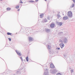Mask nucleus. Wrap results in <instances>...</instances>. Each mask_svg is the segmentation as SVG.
I'll return each instance as SVG.
<instances>
[{
    "instance_id": "nucleus-27",
    "label": "nucleus",
    "mask_w": 75,
    "mask_h": 75,
    "mask_svg": "<svg viewBox=\"0 0 75 75\" xmlns=\"http://www.w3.org/2000/svg\"><path fill=\"white\" fill-rule=\"evenodd\" d=\"M20 3L21 4L23 3V2L21 0H20Z\"/></svg>"
},
{
    "instance_id": "nucleus-3",
    "label": "nucleus",
    "mask_w": 75,
    "mask_h": 75,
    "mask_svg": "<svg viewBox=\"0 0 75 75\" xmlns=\"http://www.w3.org/2000/svg\"><path fill=\"white\" fill-rule=\"evenodd\" d=\"M47 49L49 51V52L50 54H51V46H50L49 45H48L47 46Z\"/></svg>"
},
{
    "instance_id": "nucleus-8",
    "label": "nucleus",
    "mask_w": 75,
    "mask_h": 75,
    "mask_svg": "<svg viewBox=\"0 0 75 75\" xmlns=\"http://www.w3.org/2000/svg\"><path fill=\"white\" fill-rule=\"evenodd\" d=\"M50 29L48 28H46L45 29V31L46 33H48L50 32Z\"/></svg>"
},
{
    "instance_id": "nucleus-19",
    "label": "nucleus",
    "mask_w": 75,
    "mask_h": 75,
    "mask_svg": "<svg viewBox=\"0 0 75 75\" xmlns=\"http://www.w3.org/2000/svg\"><path fill=\"white\" fill-rule=\"evenodd\" d=\"M74 6H75V5L74 4H72V5L70 6V7L71 8H72L74 7Z\"/></svg>"
},
{
    "instance_id": "nucleus-21",
    "label": "nucleus",
    "mask_w": 75,
    "mask_h": 75,
    "mask_svg": "<svg viewBox=\"0 0 75 75\" xmlns=\"http://www.w3.org/2000/svg\"><path fill=\"white\" fill-rule=\"evenodd\" d=\"M7 34L8 35H11L12 34L11 33H9V32H8L7 33Z\"/></svg>"
},
{
    "instance_id": "nucleus-13",
    "label": "nucleus",
    "mask_w": 75,
    "mask_h": 75,
    "mask_svg": "<svg viewBox=\"0 0 75 75\" xmlns=\"http://www.w3.org/2000/svg\"><path fill=\"white\" fill-rule=\"evenodd\" d=\"M42 22L43 23H46V22H47V20L46 19H43V21H42Z\"/></svg>"
},
{
    "instance_id": "nucleus-39",
    "label": "nucleus",
    "mask_w": 75,
    "mask_h": 75,
    "mask_svg": "<svg viewBox=\"0 0 75 75\" xmlns=\"http://www.w3.org/2000/svg\"><path fill=\"white\" fill-rule=\"evenodd\" d=\"M45 1H47V0H45Z\"/></svg>"
},
{
    "instance_id": "nucleus-11",
    "label": "nucleus",
    "mask_w": 75,
    "mask_h": 75,
    "mask_svg": "<svg viewBox=\"0 0 75 75\" xmlns=\"http://www.w3.org/2000/svg\"><path fill=\"white\" fill-rule=\"evenodd\" d=\"M50 67L51 68H54L55 67V66H54V65L53 64H50Z\"/></svg>"
},
{
    "instance_id": "nucleus-5",
    "label": "nucleus",
    "mask_w": 75,
    "mask_h": 75,
    "mask_svg": "<svg viewBox=\"0 0 75 75\" xmlns=\"http://www.w3.org/2000/svg\"><path fill=\"white\" fill-rule=\"evenodd\" d=\"M56 72H57V70H56V69H53L50 71V72L51 73V74H56Z\"/></svg>"
},
{
    "instance_id": "nucleus-16",
    "label": "nucleus",
    "mask_w": 75,
    "mask_h": 75,
    "mask_svg": "<svg viewBox=\"0 0 75 75\" xmlns=\"http://www.w3.org/2000/svg\"><path fill=\"white\" fill-rule=\"evenodd\" d=\"M43 16H44V14L42 13L40 15V18H42V17H43Z\"/></svg>"
},
{
    "instance_id": "nucleus-29",
    "label": "nucleus",
    "mask_w": 75,
    "mask_h": 75,
    "mask_svg": "<svg viewBox=\"0 0 75 75\" xmlns=\"http://www.w3.org/2000/svg\"><path fill=\"white\" fill-rule=\"evenodd\" d=\"M8 40H9L10 41H11V39L10 38H8Z\"/></svg>"
},
{
    "instance_id": "nucleus-1",
    "label": "nucleus",
    "mask_w": 75,
    "mask_h": 75,
    "mask_svg": "<svg viewBox=\"0 0 75 75\" xmlns=\"http://www.w3.org/2000/svg\"><path fill=\"white\" fill-rule=\"evenodd\" d=\"M23 72V73L25 72V68H23L22 69H20L17 71V74H21V71Z\"/></svg>"
},
{
    "instance_id": "nucleus-25",
    "label": "nucleus",
    "mask_w": 75,
    "mask_h": 75,
    "mask_svg": "<svg viewBox=\"0 0 75 75\" xmlns=\"http://www.w3.org/2000/svg\"><path fill=\"white\" fill-rule=\"evenodd\" d=\"M71 74H72V73H73L74 72V70H71Z\"/></svg>"
},
{
    "instance_id": "nucleus-12",
    "label": "nucleus",
    "mask_w": 75,
    "mask_h": 75,
    "mask_svg": "<svg viewBox=\"0 0 75 75\" xmlns=\"http://www.w3.org/2000/svg\"><path fill=\"white\" fill-rule=\"evenodd\" d=\"M57 23L58 25H60V26H61V25H62V23L61 22H57Z\"/></svg>"
},
{
    "instance_id": "nucleus-32",
    "label": "nucleus",
    "mask_w": 75,
    "mask_h": 75,
    "mask_svg": "<svg viewBox=\"0 0 75 75\" xmlns=\"http://www.w3.org/2000/svg\"><path fill=\"white\" fill-rule=\"evenodd\" d=\"M61 33H62V32H59L58 33L59 34H61Z\"/></svg>"
},
{
    "instance_id": "nucleus-6",
    "label": "nucleus",
    "mask_w": 75,
    "mask_h": 75,
    "mask_svg": "<svg viewBox=\"0 0 75 75\" xmlns=\"http://www.w3.org/2000/svg\"><path fill=\"white\" fill-rule=\"evenodd\" d=\"M15 51L18 55H19V56H21L22 54L18 50H16Z\"/></svg>"
},
{
    "instance_id": "nucleus-4",
    "label": "nucleus",
    "mask_w": 75,
    "mask_h": 75,
    "mask_svg": "<svg viewBox=\"0 0 75 75\" xmlns=\"http://www.w3.org/2000/svg\"><path fill=\"white\" fill-rule=\"evenodd\" d=\"M67 15L70 18V17H72V12L71 11H69L68 12Z\"/></svg>"
},
{
    "instance_id": "nucleus-2",
    "label": "nucleus",
    "mask_w": 75,
    "mask_h": 75,
    "mask_svg": "<svg viewBox=\"0 0 75 75\" xmlns=\"http://www.w3.org/2000/svg\"><path fill=\"white\" fill-rule=\"evenodd\" d=\"M59 41L60 42H61L62 43L67 44L68 42V39L66 38H64V39L63 41L60 39L59 40Z\"/></svg>"
},
{
    "instance_id": "nucleus-24",
    "label": "nucleus",
    "mask_w": 75,
    "mask_h": 75,
    "mask_svg": "<svg viewBox=\"0 0 75 75\" xmlns=\"http://www.w3.org/2000/svg\"><path fill=\"white\" fill-rule=\"evenodd\" d=\"M20 59H21L22 61H23V58H22V57H20Z\"/></svg>"
},
{
    "instance_id": "nucleus-7",
    "label": "nucleus",
    "mask_w": 75,
    "mask_h": 75,
    "mask_svg": "<svg viewBox=\"0 0 75 75\" xmlns=\"http://www.w3.org/2000/svg\"><path fill=\"white\" fill-rule=\"evenodd\" d=\"M63 19L64 20H67L68 19V17L67 16H64L63 17Z\"/></svg>"
},
{
    "instance_id": "nucleus-33",
    "label": "nucleus",
    "mask_w": 75,
    "mask_h": 75,
    "mask_svg": "<svg viewBox=\"0 0 75 75\" xmlns=\"http://www.w3.org/2000/svg\"><path fill=\"white\" fill-rule=\"evenodd\" d=\"M66 57L65 55H64V58H66Z\"/></svg>"
},
{
    "instance_id": "nucleus-18",
    "label": "nucleus",
    "mask_w": 75,
    "mask_h": 75,
    "mask_svg": "<svg viewBox=\"0 0 75 75\" xmlns=\"http://www.w3.org/2000/svg\"><path fill=\"white\" fill-rule=\"evenodd\" d=\"M29 41H33V38H31V37H29Z\"/></svg>"
},
{
    "instance_id": "nucleus-40",
    "label": "nucleus",
    "mask_w": 75,
    "mask_h": 75,
    "mask_svg": "<svg viewBox=\"0 0 75 75\" xmlns=\"http://www.w3.org/2000/svg\"><path fill=\"white\" fill-rule=\"evenodd\" d=\"M1 1H2L3 0H0Z\"/></svg>"
},
{
    "instance_id": "nucleus-35",
    "label": "nucleus",
    "mask_w": 75,
    "mask_h": 75,
    "mask_svg": "<svg viewBox=\"0 0 75 75\" xmlns=\"http://www.w3.org/2000/svg\"><path fill=\"white\" fill-rule=\"evenodd\" d=\"M38 1V0H35V1H36V2H37V1Z\"/></svg>"
},
{
    "instance_id": "nucleus-34",
    "label": "nucleus",
    "mask_w": 75,
    "mask_h": 75,
    "mask_svg": "<svg viewBox=\"0 0 75 75\" xmlns=\"http://www.w3.org/2000/svg\"><path fill=\"white\" fill-rule=\"evenodd\" d=\"M73 2L75 3V0H73Z\"/></svg>"
},
{
    "instance_id": "nucleus-15",
    "label": "nucleus",
    "mask_w": 75,
    "mask_h": 75,
    "mask_svg": "<svg viewBox=\"0 0 75 75\" xmlns=\"http://www.w3.org/2000/svg\"><path fill=\"white\" fill-rule=\"evenodd\" d=\"M44 74V75H49V74H48V71L45 72Z\"/></svg>"
},
{
    "instance_id": "nucleus-31",
    "label": "nucleus",
    "mask_w": 75,
    "mask_h": 75,
    "mask_svg": "<svg viewBox=\"0 0 75 75\" xmlns=\"http://www.w3.org/2000/svg\"><path fill=\"white\" fill-rule=\"evenodd\" d=\"M47 18L48 19V20H50V17H47Z\"/></svg>"
},
{
    "instance_id": "nucleus-14",
    "label": "nucleus",
    "mask_w": 75,
    "mask_h": 75,
    "mask_svg": "<svg viewBox=\"0 0 75 75\" xmlns=\"http://www.w3.org/2000/svg\"><path fill=\"white\" fill-rule=\"evenodd\" d=\"M57 17H58V18L59 19H61V16L57 14Z\"/></svg>"
},
{
    "instance_id": "nucleus-9",
    "label": "nucleus",
    "mask_w": 75,
    "mask_h": 75,
    "mask_svg": "<svg viewBox=\"0 0 75 75\" xmlns=\"http://www.w3.org/2000/svg\"><path fill=\"white\" fill-rule=\"evenodd\" d=\"M59 46L62 48L63 47H64V44L63 43H61L59 44Z\"/></svg>"
},
{
    "instance_id": "nucleus-36",
    "label": "nucleus",
    "mask_w": 75,
    "mask_h": 75,
    "mask_svg": "<svg viewBox=\"0 0 75 75\" xmlns=\"http://www.w3.org/2000/svg\"><path fill=\"white\" fill-rule=\"evenodd\" d=\"M23 61H24V62H25V61H26L25 59L23 60Z\"/></svg>"
},
{
    "instance_id": "nucleus-30",
    "label": "nucleus",
    "mask_w": 75,
    "mask_h": 75,
    "mask_svg": "<svg viewBox=\"0 0 75 75\" xmlns=\"http://www.w3.org/2000/svg\"><path fill=\"white\" fill-rule=\"evenodd\" d=\"M56 49L57 50H60V48L59 47H57Z\"/></svg>"
},
{
    "instance_id": "nucleus-37",
    "label": "nucleus",
    "mask_w": 75,
    "mask_h": 75,
    "mask_svg": "<svg viewBox=\"0 0 75 75\" xmlns=\"http://www.w3.org/2000/svg\"><path fill=\"white\" fill-rule=\"evenodd\" d=\"M45 71H48V69H46Z\"/></svg>"
},
{
    "instance_id": "nucleus-23",
    "label": "nucleus",
    "mask_w": 75,
    "mask_h": 75,
    "mask_svg": "<svg viewBox=\"0 0 75 75\" xmlns=\"http://www.w3.org/2000/svg\"><path fill=\"white\" fill-rule=\"evenodd\" d=\"M19 7H20V6H16V8L18 9V8Z\"/></svg>"
},
{
    "instance_id": "nucleus-20",
    "label": "nucleus",
    "mask_w": 75,
    "mask_h": 75,
    "mask_svg": "<svg viewBox=\"0 0 75 75\" xmlns=\"http://www.w3.org/2000/svg\"><path fill=\"white\" fill-rule=\"evenodd\" d=\"M28 56H27L26 57V59L27 62H28Z\"/></svg>"
},
{
    "instance_id": "nucleus-17",
    "label": "nucleus",
    "mask_w": 75,
    "mask_h": 75,
    "mask_svg": "<svg viewBox=\"0 0 75 75\" xmlns=\"http://www.w3.org/2000/svg\"><path fill=\"white\" fill-rule=\"evenodd\" d=\"M7 74H10L9 72H8V71H7V73H4H4L2 74V75H7Z\"/></svg>"
},
{
    "instance_id": "nucleus-28",
    "label": "nucleus",
    "mask_w": 75,
    "mask_h": 75,
    "mask_svg": "<svg viewBox=\"0 0 75 75\" xmlns=\"http://www.w3.org/2000/svg\"><path fill=\"white\" fill-rule=\"evenodd\" d=\"M29 2H30V3H33L34 2H35V1H29Z\"/></svg>"
},
{
    "instance_id": "nucleus-10",
    "label": "nucleus",
    "mask_w": 75,
    "mask_h": 75,
    "mask_svg": "<svg viewBox=\"0 0 75 75\" xmlns=\"http://www.w3.org/2000/svg\"><path fill=\"white\" fill-rule=\"evenodd\" d=\"M54 26H55V24L54 23H52L50 25V27L51 28H54Z\"/></svg>"
},
{
    "instance_id": "nucleus-26",
    "label": "nucleus",
    "mask_w": 75,
    "mask_h": 75,
    "mask_svg": "<svg viewBox=\"0 0 75 75\" xmlns=\"http://www.w3.org/2000/svg\"><path fill=\"white\" fill-rule=\"evenodd\" d=\"M57 75H61V74L60 73H59L57 74Z\"/></svg>"
},
{
    "instance_id": "nucleus-22",
    "label": "nucleus",
    "mask_w": 75,
    "mask_h": 75,
    "mask_svg": "<svg viewBox=\"0 0 75 75\" xmlns=\"http://www.w3.org/2000/svg\"><path fill=\"white\" fill-rule=\"evenodd\" d=\"M11 10V8H7V10H8V11L10 10Z\"/></svg>"
},
{
    "instance_id": "nucleus-38",
    "label": "nucleus",
    "mask_w": 75,
    "mask_h": 75,
    "mask_svg": "<svg viewBox=\"0 0 75 75\" xmlns=\"http://www.w3.org/2000/svg\"><path fill=\"white\" fill-rule=\"evenodd\" d=\"M17 11H20V9H18V10Z\"/></svg>"
}]
</instances>
